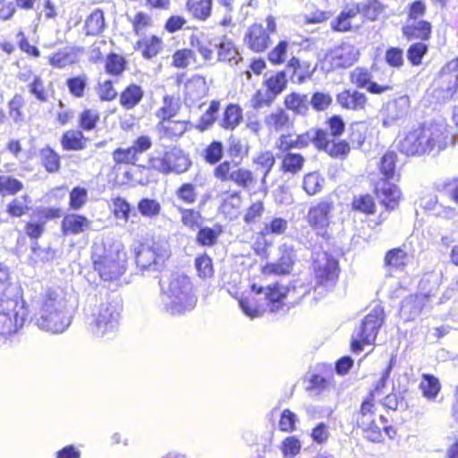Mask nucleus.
Returning <instances> with one entry per match:
<instances>
[{"mask_svg":"<svg viewBox=\"0 0 458 458\" xmlns=\"http://www.w3.org/2000/svg\"><path fill=\"white\" fill-rule=\"evenodd\" d=\"M454 144L451 128L445 121H435L411 130L398 141V149L406 156L438 153Z\"/></svg>","mask_w":458,"mask_h":458,"instance_id":"f257e3e1","label":"nucleus"},{"mask_svg":"<svg viewBox=\"0 0 458 458\" xmlns=\"http://www.w3.org/2000/svg\"><path fill=\"white\" fill-rule=\"evenodd\" d=\"M9 279L8 267L0 265V344L23 327L28 315L21 288Z\"/></svg>","mask_w":458,"mask_h":458,"instance_id":"f03ea898","label":"nucleus"},{"mask_svg":"<svg viewBox=\"0 0 458 458\" xmlns=\"http://www.w3.org/2000/svg\"><path fill=\"white\" fill-rule=\"evenodd\" d=\"M36 325L45 332L64 333L71 325L72 311L67 293L62 288H47L39 296Z\"/></svg>","mask_w":458,"mask_h":458,"instance_id":"7ed1b4c3","label":"nucleus"},{"mask_svg":"<svg viewBox=\"0 0 458 458\" xmlns=\"http://www.w3.org/2000/svg\"><path fill=\"white\" fill-rule=\"evenodd\" d=\"M290 290L282 284L258 287L252 284L250 291L242 294L239 304L243 313L250 318H258L265 312H277L284 306Z\"/></svg>","mask_w":458,"mask_h":458,"instance_id":"20e7f679","label":"nucleus"},{"mask_svg":"<svg viewBox=\"0 0 458 458\" xmlns=\"http://www.w3.org/2000/svg\"><path fill=\"white\" fill-rule=\"evenodd\" d=\"M163 310L180 316L191 311L197 304V296L191 279L182 275H174L161 297Z\"/></svg>","mask_w":458,"mask_h":458,"instance_id":"39448f33","label":"nucleus"},{"mask_svg":"<svg viewBox=\"0 0 458 458\" xmlns=\"http://www.w3.org/2000/svg\"><path fill=\"white\" fill-rule=\"evenodd\" d=\"M92 259L95 270L105 281L116 280L125 271L126 254L120 243H114L108 247L95 244Z\"/></svg>","mask_w":458,"mask_h":458,"instance_id":"423d86ee","label":"nucleus"},{"mask_svg":"<svg viewBox=\"0 0 458 458\" xmlns=\"http://www.w3.org/2000/svg\"><path fill=\"white\" fill-rule=\"evenodd\" d=\"M397 155L394 152H386L380 159L379 171L382 178L376 186L377 197L381 199L382 204L390 210L397 207L402 192L400 189L391 183L395 175V162Z\"/></svg>","mask_w":458,"mask_h":458,"instance_id":"0eeeda50","label":"nucleus"},{"mask_svg":"<svg viewBox=\"0 0 458 458\" xmlns=\"http://www.w3.org/2000/svg\"><path fill=\"white\" fill-rule=\"evenodd\" d=\"M119 313L110 303H102L87 315L89 331L97 337H104L114 332L118 324Z\"/></svg>","mask_w":458,"mask_h":458,"instance_id":"6e6552de","label":"nucleus"},{"mask_svg":"<svg viewBox=\"0 0 458 458\" xmlns=\"http://www.w3.org/2000/svg\"><path fill=\"white\" fill-rule=\"evenodd\" d=\"M169 257L170 249L166 241L145 242L136 252V263L142 270H158Z\"/></svg>","mask_w":458,"mask_h":458,"instance_id":"1a4fd4ad","label":"nucleus"},{"mask_svg":"<svg viewBox=\"0 0 458 458\" xmlns=\"http://www.w3.org/2000/svg\"><path fill=\"white\" fill-rule=\"evenodd\" d=\"M383 320V310L380 307L374 308L365 317L358 331L352 336V350L353 352H360L363 345L374 344Z\"/></svg>","mask_w":458,"mask_h":458,"instance_id":"9d476101","label":"nucleus"},{"mask_svg":"<svg viewBox=\"0 0 458 458\" xmlns=\"http://www.w3.org/2000/svg\"><path fill=\"white\" fill-rule=\"evenodd\" d=\"M313 271L318 284L333 287L339 276L338 261L327 252H317L313 258Z\"/></svg>","mask_w":458,"mask_h":458,"instance_id":"9b49d317","label":"nucleus"},{"mask_svg":"<svg viewBox=\"0 0 458 458\" xmlns=\"http://www.w3.org/2000/svg\"><path fill=\"white\" fill-rule=\"evenodd\" d=\"M457 87L458 59H453L442 68L432 94L438 102H444L453 97Z\"/></svg>","mask_w":458,"mask_h":458,"instance_id":"f8f14e48","label":"nucleus"},{"mask_svg":"<svg viewBox=\"0 0 458 458\" xmlns=\"http://www.w3.org/2000/svg\"><path fill=\"white\" fill-rule=\"evenodd\" d=\"M149 165L152 168L163 174L172 172L180 174L188 170L191 161L182 150L173 148L166 151L163 157L150 158Z\"/></svg>","mask_w":458,"mask_h":458,"instance_id":"ddd939ff","label":"nucleus"},{"mask_svg":"<svg viewBox=\"0 0 458 458\" xmlns=\"http://www.w3.org/2000/svg\"><path fill=\"white\" fill-rule=\"evenodd\" d=\"M276 23L272 16L266 19V28L261 24L251 25L244 36L245 44L254 52L265 51L269 43V34L276 32Z\"/></svg>","mask_w":458,"mask_h":458,"instance_id":"4468645a","label":"nucleus"},{"mask_svg":"<svg viewBox=\"0 0 458 458\" xmlns=\"http://www.w3.org/2000/svg\"><path fill=\"white\" fill-rule=\"evenodd\" d=\"M333 210V203L322 200L312 206L307 215V221L316 234L325 240H328V227L330 225L329 215Z\"/></svg>","mask_w":458,"mask_h":458,"instance_id":"2eb2a0df","label":"nucleus"},{"mask_svg":"<svg viewBox=\"0 0 458 458\" xmlns=\"http://www.w3.org/2000/svg\"><path fill=\"white\" fill-rule=\"evenodd\" d=\"M410 99L402 96L387 102L380 110L379 116L384 127H391L398 121L404 119L409 112Z\"/></svg>","mask_w":458,"mask_h":458,"instance_id":"dca6fc26","label":"nucleus"},{"mask_svg":"<svg viewBox=\"0 0 458 458\" xmlns=\"http://www.w3.org/2000/svg\"><path fill=\"white\" fill-rule=\"evenodd\" d=\"M280 258L276 262L265 265L261 272L265 276L289 275L294 264V250L292 246L283 244L279 247Z\"/></svg>","mask_w":458,"mask_h":458,"instance_id":"f3484780","label":"nucleus"},{"mask_svg":"<svg viewBox=\"0 0 458 458\" xmlns=\"http://www.w3.org/2000/svg\"><path fill=\"white\" fill-rule=\"evenodd\" d=\"M359 51L351 44L343 43L331 49L326 55V62L331 68H345L352 65L358 59Z\"/></svg>","mask_w":458,"mask_h":458,"instance_id":"a211bd4d","label":"nucleus"},{"mask_svg":"<svg viewBox=\"0 0 458 458\" xmlns=\"http://www.w3.org/2000/svg\"><path fill=\"white\" fill-rule=\"evenodd\" d=\"M318 148L336 158L345 157L350 151L347 142L330 140V135L324 131L318 133Z\"/></svg>","mask_w":458,"mask_h":458,"instance_id":"6ab92c4d","label":"nucleus"},{"mask_svg":"<svg viewBox=\"0 0 458 458\" xmlns=\"http://www.w3.org/2000/svg\"><path fill=\"white\" fill-rule=\"evenodd\" d=\"M360 13V4H352L346 6L339 14L337 19L332 21L331 26L335 30L345 32L352 29V27H358L355 21Z\"/></svg>","mask_w":458,"mask_h":458,"instance_id":"aec40b11","label":"nucleus"},{"mask_svg":"<svg viewBox=\"0 0 458 458\" xmlns=\"http://www.w3.org/2000/svg\"><path fill=\"white\" fill-rule=\"evenodd\" d=\"M428 301L426 294H416L406 297L401 305V313L407 320L414 319Z\"/></svg>","mask_w":458,"mask_h":458,"instance_id":"412c9836","label":"nucleus"},{"mask_svg":"<svg viewBox=\"0 0 458 458\" xmlns=\"http://www.w3.org/2000/svg\"><path fill=\"white\" fill-rule=\"evenodd\" d=\"M91 222L85 216L69 214L62 221V230L64 234H79L87 230Z\"/></svg>","mask_w":458,"mask_h":458,"instance_id":"4be33fe9","label":"nucleus"},{"mask_svg":"<svg viewBox=\"0 0 458 458\" xmlns=\"http://www.w3.org/2000/svg\"><path fill=\"white\" fill-rule=\"evenodd\" d=\"M337 102L343 107L351 110H361L365 107L366 97L359 91L344 90L337 95Z\"/></svg>","mask_w":458,"mask_h":458,"instance_id":"5701e85b","label":"nucleus"},{"mask_svg":"<svg viewBox=\"0 0 458 458\" xmlns=\"http://www.w3.org/2000/svg\"><path fill=\"white\" fill-rule=\"evenodd\" d=\"M189 123L183 120L168 119L166 121L158 122L157 130L165 137L177 138L181 137L188 130Z\"/></svg>","mask_w":458,"mask_h":458,"instance_id":"b1692460","label":"nucleus"},{"mask_svg":"<svg viewBox=\"0 0 458 458\" xmlns=\"http://www.w3.org/2000/svg\"><path fill=\"white\" fill-rule=\"evenodd\" d=\"M208 88L206 81L201 76H194L185 84L186 99L194 103L204 98L207 94Z\"/></svg>","mask_w":458,"mask_h":458,"instance_id":"393cba45","label":"nucleus"},{"mask_svg":"<svg viewBox=\"0 0 458 458\" xmlns=\"http://www.w3.org/2000/svg\"><path fill=\"white\" fill-rule=\"evenodd\" d=\"M264 123L271 131H280L289 129L291 122L288 114L283 109L269 113L264 118Z\"/></svg>","mask_w":458,"mask_h":458,"instance_id":"a878e982","label":"nucleus"},{"mask_svg":"<svg viewBox=\"0 0 458 458\" xmlns=\"http://www.w3.org/2000/svg\"><path fill=\"white\" fill-rule=\"evenodd\" d=\"M403 34L409 38L427 40L430 37L431 25L426 21H411L403 27Z\"/></svg>","mask_w":458,"mask_h":458,"instance_id":"bb28decb","label":"nucleus"},{"mask_svg":"<svg viewBox=\"0 0 458 458\" xmlns=\"http://www.w3.org/2000/svg\"><path fill=\"white\" fill-rule=\"evenodd\" d=\"M213 0H188L186 9L191 15L199 20H208L212 13Z\"/></svg>","mask_w":458,"mask_h":458,"instance_id":"cd10ccee","label":"nucleus"},{"mask_svg":"<svg viewBox=\"0 0 458 458\" xmlns=\"http://www.w3.org/2000/svg\"><path fill=\"white\" fill-rule=\"evenodd\" d=\"M143 95L140 86L131 84L122 92L120 104L126 109H132L141 101Z\"/></svg>","mask_w":458,"mask_h":458,"instance_id":"c85d7f7f","label":"nucleus"},{"mask_svg":"<svg viewBox=\"0 0 458 458\" xmlns=\"http://www.w3.org/2000/svg\"><path fill=\"white\" fill-rule=\"evenodd\" d=\"M180 107L179 99L171 96H165L162 106L157 110L156 116L159 122L172 119L178 114Z\"/></svg>","mask_w":458,"mask_h":458,"instance_id":"c756f323","label":"nucleus"},{"mask_svg":"<svg viewBox=\"0 0 458 458\" xmlns=\"http://www.w3.org/2000/svg\"><path fill=\"white\" fill-rule=\"evenodd\" d=\"M376 407L370 397H367L361 403L360 412L357 414V424L363 429L371 426L376 420Z\"/></svg>","mask_w":458,"mask_h":458,"instance_id":"7c9ffc66","label":"nucleus"},{"mask_svg":"<svg viewBox=\"0 0 458 458\" xmlns=\"http://www.w3.org/2000/svg\"><path fill=\"white\" fill-rule=\"evenodd\" d=\"M137 48L141 51L144 58L156 56L162 49V40L156 37H145L137 42Z\"/></svg>","mask_w":458,"mask_h":458,"instance_id":"2f4dec72","label":"nucleus"},{"mask_svg":"<svg viewBox=\"0 0 458 458\" xmlns=\"http://www.w3.org/2000/svg\"><path fill=\"white\" fill-rule=\"evenodd\" d=\"M242 121V110L238 105L230 104L225 110L220 125L226 130H234Z\"/></svg>","mask_w":458,"mask_h":458,"instance_id":"473e14b6","label":"nucleus"},{"mask_svg":"<svg viewBox=\"0 0 458 458\" xmlns=\"http://www.w3.org/2000/svg\"><path fill=\"white\" fill-rule=\"evenodd\" d=\"M284 105L287 109L298 114H305L309 110V100L307 95L293 92L284 98Z\"/></svg>","mask_w":458,"mask_h":458,"instance_id":"72a5a7b5","label":"nucleus"},{"mask_svg":"<svg viewBox=\"0 0 458 458\" xmlns=\"http://www.w3.org/2000/svg\"><path fill=\"white\" fill-rule=\"evenodd\" d=\"M242 206V198L239 192H233L224 199L220 210L229 218L237 216Z\"/></svg>","mask_w":458,"mask_h":458,"instance_id":"f704fd0d","label":"nucleus"},{"mask_svg":"<svg viewBox=\"0 0 458 458\" xmlns=\"http://www.w3.org/2000/svg\"><path fill=\"white\" fill-rule=\"evenodd\" d=\"M105 28L104 13L101 10H94L87 18L85 29L88 35H98L103 31Z\"/></svg>","mask_w":458,"mask_h":458,"instance_id":"c9c22d12","label":"nucleus"},{"mask_svg":"<svg viewBox=\"0 0 458 458\" xmlns=\"http://www.w3.org/2000/svg\"><path fill=\"white\" fill-rule=\"evenodd\" d=\"M287 80L284 72H280L269 76L264 82L265 89L276 98L286 87Z\"/></svg>","mask_w":458,"mask_h":458,"instance_id":"e433bc0d","label":"nucleus"},{"mask_svg":"<svg viewBox=\"0 0 458 458\" xmlns=\"http://www.w3.org/2000/svg\"><path fill=\"white\" fill-rule=\"evenodd\" d=\"M420 388L424 397L428 400L435 399L440 391V384L437 377L431 375H423Z\"/></svg>","mask_w":458,"mask_h":458,"instance_id":"4c0bfd02","label":"nucleus"},{"mask_svg":"<svg viewBox=\"0 0 458 458\" xmlns=\"http://www.w3.org/2000/svg\"><path fill=\"white\" fill-rule=\"evenodd\" d=\"M324 182V178L318 173H309L303 178L302 187L307 194L315 195L322 191Z\"/></svg>","mask_w":458,"mask_h":458,"instance_id":"58836bf2","label":"nucleus"},{"mask_svg":"<svg viewBox=\"0 0 458 458\" xmlns=\"http://www.w3.org/2000/svg\"><path fill=\"white\" fill-rule=\"evenodd\" d=\"M137 208L142 216L148 218L157 217L162 209L160 203L157 199L148 198L140 199Z\"/></svg>","mask_w":458,"mask_h":458,"instance_id":"ea45409f","label":"nucleus"},{"mask_svg":"<svg viewBox=\"0 0 458 458\" xmlns=\"http://www.w3.org/2000/svg\"><path fill=\"white\" fill-rule=\"evenodd\" d=\"M304 165V157L296 153H287L282 160L281 169L284 173L296 174L301 171Z\"/></svg>","mask_w":458,"mask_h":458,"instance_id":"a19ab883","label":"nucleus"},{"mask_svg":"<svg viewBox=\"0 0 458 458\" xmlns=\"http://www.w3.org/2000/svg\"><path fill=\"white\" fill-rule=\"evenodd\" d=\"M218 56L221 61L236 64L241 60L240 54L232 41H223L219 46Z\"/></svg>","mask_w":458,"mask_h":458,"instance_id":"79ce46f5","label":"nucleus"},{"mask_svg":"<svg viewBox=\"0 0 458 458\" xmlns=\"http://www.w3.org/2000/svg\"><path fill=\"white\" fill-rule=\"evenodd\" d=\"M30 201L28 195L15 198L7 205L6 211L12 216L20 217L29 211Z\"/></svg>","mask_w":458,"mask_h":458,"instance_id":"37998d69","label":"nucleus"},{"mask_svg":"<svg viewBox=\"0 0 458 458\" xmlns=\"http://www.w3.org/2000/svg\"><path fill=\"white\" fill-rule=\"evenodd\" d=\"M83 134L80 131H68L62 138V146L67 150H78L83 148Z\"/></svg>","mask_w":458,"mask_h":458,"instance_id":"c03bdc74","label":"nucleus"},{"mask_svg":"<svg viewBox=\"0 0 458 458\" xmlns=\"http://www.w3.org/2000/svg\"><path fill=\"white\" fill-rule=\"evenodd\" d=\"M275 97L265 88L258 89L250 98V103L253 109L259 110L269 106L275 100Z\"/></svg>","mask_w":458,"mask_h":458,"instance_id":"a18cd8bd","label":"nucleus"},{"mask_svg":"<svg viewBox=\"0 0 458 458\" xmlns=\"http://www.w3.org/2000/svg\"><path fill=\"white\" fill-rule=\"evenodd\" d=\"M230 181L244 189L250 188L254 183V176L251 171L245 168H238L230 174Z\"/></svg>","mask_w":458,"mask_h":458,"instance_id":"49530a36","label":"nucleus"},{"mask_svg":"<svg viewBox=\"0 0 458 458\" xmlns=\"http://www.w3.org/2000/svg\"><path fill=\"white\" fill-rule=\"evenodd\" d=\"M221 232L220 226L200 228L197 235V242L202 246H212L216 243Z\"/></svg>","mask_w":458,"mask_h":458,"instance_id":"de8ad7c7","label":"nucleus"},{"mask_svg":"<svg viewBox=\"0 0 458 458\" xmlns=\"http://www.w3.org/2000/svg\"><path fill=\"white\" fill-rule=\"evenodd\" d=\"M182 225L190 229L196 230L199 227L202 216L199 211L179 208Z\"/></svg>","mask_w":458,"mask_h":458,"instance_id":"09e8293b","label":"nucleus"},{"mask_svg":"<svg viewBox=\"0 0 458 458\" xmlns=\"http://www.w3.org/2000/svg\"><path fill=\"white\" fill-rule=\"evenodd\" d=\"M23 188L21 181L11 176H0V194L14 195Z\"/></svg>","mask_w":458,"mask_h":458,"instance_id":"8fccbe9b","label":"nucleus"},{"mask_svg":"<svg viewBox=\"0 0 458 458\" xmlns=\"http://www.w3.org/2000/svg\"><path fill=\"white\" fill-rule=\"evenodd\" d=\"M40 157L43 165L48 172L53 173L59 169V156L53 149L48 147L41 149Z\"/></svg>","mask_w":458,"mask_h":458,"instance_id":"3c124183","label":"nucleus"},{"mask_svg":"<svg viewBox=\"0 0 458 458\" xmlns=\"http://www.w3.org/2000/svg\"><path fill=\"white\" fill-rule=\"evenodd\" d=\"M74 62L75 58L72 51L68 49L61 50L49 56V64L56 68H64L72 64Z\"/></svg>","mask_w":458,"mask_h":458,"instance_id":"603ef678","label":"nucleus"},{"mask_svg":"<svg viewBox=\"0 0 458 458\" xmlns=\"http://www.w3.org/2000/svg\"><path fill=\"white\" fill-rule=\"evenodd\" d=\"M275 157L270 151H264L259 154L254 163L263 170L262 182H265L267 176L275 165Z\"/></svg>","mask_w":458,"mask_h":458,"instance_id":"864d4df0","label":"nucleus"},{"mask_svg":"<svg viewBox=\"0 0 458 458\" xmlns=\"http://www.w3.org/2000/svg\"><path fill=\"white\" fill-rule=\"evenodd\" d=\"M360 13L370 21H375L382 13L385 6L377 0H370L360 4Z\"/></svg>","mask_w":458,"mask_h":458,"instance_id":"5fc2aeb1","label":"nucleus"},{"mask_svg":"<svg viewBox=\"0 0 458 458\" xmlns=\"http://www.w3.org/2000/svg\"><path fill=\"white\" fill-rule=\"evenodd\" d=\"M131 211V205L127 200L121 197H117L113 201V213L116 219L126 223Z\"/></svg>","mask_w":458,"mask_h":458,"instance_id":"6e6d98bb","label":"nucleus"},{"mask_svg":"<svg viewBox=\"0 0 458 458\" xmlns=\"http://www.w3.org/2000/svg\"><path fill=\"white\" fill-rule=\"evenodd\" d=\"M125 68V60L123 56L111 54L106 60V71L111 75H120Z\"/></svg>","mask_w":458,"mask_h":458,"instance_id":"4d7b16f0","label":"nucleus"},{"mask_svg":"<svg viewBox=\"0 0 458 458\" xmlns=\"http://www.w3.org/2000/svg\"><path fill=\"white\" fill-rule=\"evenodd\" d=\"M195 266L199 277L210 278L213 276L214 269L212 259L206 254L200 255L195 259Z\"/></svg>","mask_w":458,"mask_h":458,"instance_id":"13d9d810","label":"nucleus"},{"mask_svg":"<svg viewBox=\"0 0 458 458\" xmlns=\"http://www.w3.org/2000/svg\"><path fill=\"white\" fill-rule=\"evenodd\" d=\"M219 110V103L216 101H212L209 105L208 110L200 118L199 123L197 125V128L200 131H205L208 129L214 123L216 114Z\"/></svg>","mask_w":458,"mask_h":458,"instance_id":"bf43d9fd","label":"nucleus"},{"mask_svg":"<svg viewBox=\"0 0 458 458\" xmlns=\"http://www.w3.org/2000/svg\"><path fill=\"white\" fill-rule=\"evenodd\" d=\"M407 259V253L400 248L389 250L385 258L386 264L394 267H403Z\"/></svg>","mask_w":458,"mask_h":458,"instance_id":"052dcab7","label":"nucleus"},{"mask_svg":"<svg viewBox=\"0 0 458 458\" xmlns=\"http://www.w3.org/2000/svg\"><path fill=\"white\" fill-rule=\"evenodd\" d=\"M133 30L137 35L143 34L148 28L152 26V19L147 13L142 12L137 13L131 18Z\"/></svg>","mask_w":458,"mask_h":458,"instance_id":"680f3d73","label":"nucleus"},{"mask_svg":"<svg viewBox=\"0 0 458 458\" xmlns=\"http://www.w3.org/2000/svg\"><path fill=\"white\" fill-rule=\"evenodd\" d=\"M264 213L263 202L258 200L252 203L245 211L243 220L246 224L251 225L258 223Z\"/></svg>","mask_w":458,"mask_h":458,"instance_id":"e2e57ef3","label":"nucleus"},{"mask_svg":"<svg viewBox=\"0 0 458 458\" xmlns=\"http://www.w3.org/2000/svg\"><path fill=\"white\" fill-rule=\"evenodd\" d=\"M113 160L115 164H136L139 157H136L134 150L131 148L115 149L113 154Z\"/></svg>","mask_w":458,"mask_h":458,"instance_id":"0e129e2a","label":"nucleus"},{"mask_svg":"<svg viewBox=\"0 0 458 458\" xmlns=\"http://www.w3.org/2000/svg\"><path fill=\"white\" fill-rule=\"evenodd\" d=\"M88 201V191L81 187H75L70 192V208L73 210L81 209Z\"/></svg>","mask_w":458,"mask_h":458,"instance_id":"69168bd1","label":"nucleus"},{"mask_svg":"<svg viewBox=\"0 0 458 458\" xmlns=\"http://www.w3.org/2000/svg\"><path fill=\"white\" fill-rule=\"evenodd\" d=\"M301 442L296 437H287L282 443L281 450L284 458H293L301 451Z\"/></svg>","mask_w":458,"mask_h":458,"instance_id":"338daca9","label":"nucleus"},{"mask_svg":"<svg viewBox=\"0 0 458 458\" xmlns=\"http://www.w3.org/2000/svg\"><path fill=\"white\" fill-rule=\"evenodd\" d=\"M439 191L458 206V178L444 182Z\"/></svg>","mask_w":458,"mask_h":458,"instance_id":"774afa93","label":"nucleus"}]
</instances>
